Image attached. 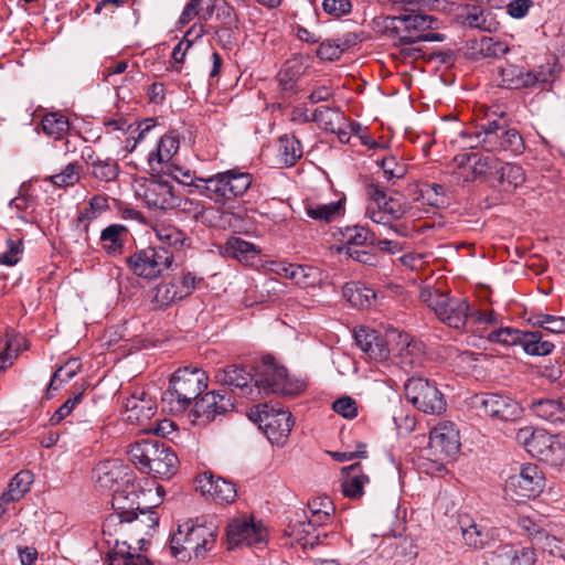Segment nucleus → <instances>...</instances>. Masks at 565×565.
<instances>
[{"label": "nucleus", "mask_w": 565, "mask_h": 565, "mask_svg": "<svg viewBox=\"0 0 565 565\" xmlns=\"http://www.w3.org/2000/svg\"><path fill=\"white\" fill-rule=\"evenodd\" d=\"M125 518L113 533H103L107 544L113 548L107 553L108 565H153L141 553L146 536H151L159 524L158 513L148 507L147 509Z\"/></svg>", "instance_id": "obj_1"}, {"label": "nucleus", "mask_w": 565, "mask_h": 565, "mask_svg": "<svg viewBox=\"0 0 565 565\" xmlns=\"http://www.w3.org/2000/svg\"><path fill=\"white\" fill-rule=\"evenodd\" d=\"M207 376L199 367L185 366L178 369L170 379L169 388L162 393L163 411L182 413L196 401L206 388Z\"/></svg>", "instance_id": "obj_2"}, {"label": "nucleus", "mask_w": 565, "mask_h": 565, "mask_svg": "<svg viewBox=\"0 0 565 565\" xmlns=\"http://www.w3.org/2000/svg\"><path fill=\"white\" fill-rule=\"evenodd\" d=\"M369 204L366 206V216L383 226L385 234L394 233L397 236L406 237L409 234L407 225L394 223L401 220L408 211L406 201L388 196L379 185L371 183L366 186Z\"/></svg>", "instance_id": "obj_3"}, {"label": "nucleus", "mask_w": 565, "mask_h": 565, "mask_svg": "<svg viewBox=\"0 0 565 565\" xmlns=\"http://www.w3.org/2000/svg\"><path fill=\"white\" fill-rule=\"evenodd\" d=\"M128 455L141 472L152 473L154 477H170L177 471V455L158 438L141 439L131 444Z\"/></svg>", "instance_id": "obj_4"}, {"label": "nucleus", "mask_w": 565, "mask_h": 565, "mask_svg": "<svg viewBox=\"0 0 565 565\" xmlns=\"http://www.w3.org/2000/svg\"><path fill=\"white\" fill-rule=\"evenodd\" d=\"M216 532L212 525L188 520L179 524L170 540V553L179 561H190L193 556L204 557L215 544Z\"/></svg>", "instance_id": "obj_5"}, {"label": "nucleus", "mask_w": 565, "mask_h": 565, "mask_svg": "<svg viewBox=\"0 0 565 565\" xmlns=\"http://www.w3.org/2000/svg\"><path fill=\"white\" fill-rule=\"evenodd\" d=\"M469 136L472 137V135ZM473 138L476 142H467L470 149L480 147L488 152L510 151L514 154L521 153L524 149L521 135L515 128L509 127L503 113L494 119L487 114L486 121L478 125Z\"/></svg>", "instance_id": "obj_6"}, {"label": "nucleus", "mask_w": 565, "mask_h": 565, "mask_svg": "<svg viewBox=\"0 0 565 565\" xmlns=\"http://www.w3.org/2000/svg\"><path fill=\"white\" fill-rule=\"evenodd\" d=\"M199 181L198 190L202 195L215 203L224 204L243 195L250 188L253 175L238 169H231Z\"/></svg>", "instance_id": "obj_7"}, {"label": "nucleus", "mask_w": 565, "mask_h": 565, "mask_svg": "<svg viewBox=\"0 0 565 565\" xmlns=\"http://www.w3.org/2000/svg\"><path fill=\"white\" fill-rule=\"evenodd\" d=\"M384 23L388 35L398 38L401 45L416 43L423 32L438 28L434 15L419 12L407 3L403 13L386 17Z\"/></svg>", "instance_id": "obj_8"}, {"label": "nucleus", "mask_w": 565, "mask_h": 565, "mask_svg": "<svg viewBox=\"0 0 565 565\" xmlns=\"http://www.w3.org/2000/svg\"><path fill=\"white\" fill-rule=\"evenodd\" d=\"M151 490H143L140 483L131 481L127 478L120 490H116L113 494L111 507L114 512L110 513L104 524L103 533H113L117 531V526L125 518H132L131 515L148 508L141 498L150 494Z\"/></svg>", "instance_id": "obj_9"}, {"label": "nucleus", "mask_w": 565, "mask_h": 565, "mask_svg": "<svg viewBox=\"0 0 565 565\" xmlns=\"http://www.w3.org/2000/svg\"><path fill=\"white\" fill-rule=\"evenodd\" d=\"M255 386L258 393L295 396L306 390L307 382L290 377L286 367L275 364L271 360H264L256 371Z\"/></svg>", "instance_id": "obj_10"}, {"label": "nucleus", "mask_w": 565, "mask_h": 565, "mask_svg": "<svg viewBox=\"0 0 565 565\" xmlns=\"http://www.w3.org/2000/svg\"><path fill=\"white\" fill-rule=\"evenodd\" d=\"M248 417L258 424L267 438L277 445H282L294 426V418L286 409H276L268 404H259L248 412Z\"/></svg>", "instance_id": "obj_11"}, {"label": "nucleus", "mask_w": 565, "mask_h": 565, "mask_svg": "<svg viewBox=\"0 0 565 565\" xmlns=\"http://www.w3.org/2000/svg\"><path fill=\"white\" fill-rule=\"evenodd\" d=\"M406 398L420 412L440 414L446 409V401L434 382L423 377H412L404 385Z\"/></svg>", "instance_id": "obj_12"}, {"label": "nucleus", "mask_w": 565, "mask_h": 565, "mask_svg": "<svg viewBox=\"0 0 565 565\" xmlns=\"http://www.w3.org/2000/svg\"><path fill=\"white\" fill-rule=\"evenodd\" d=\"M545 487V478L536 465H524L518 475L511 476L505 483V494L512 501L523 502L534 499Z\"/></svg>", "instance_id": "obj_13"}, {"label": "nucleus", "mask_w": 565, "mask_h": 565, "mask_svg": "<svg viewBox=\"0 0 565 565\" xmlns=\"http://www.w3.org/2000/svg\"><path fill=\"white\" fill-rule=\"evenodd\" d=\"M174 260L172 252L166 247H147L127 258V264L135 275L153 279L171 267Z\"/></svg>", "instance_id": "obj_14"}, {"label": "nucleus", "mask_w": 565, "mask_h": 565, "mask_svg": "<svg viewBox=\"0 0 565 565\" xmlns=\"http://www.w3.org/2000/svg\"><path fill=\"white\" fill-rule=\"evenodd\" d=\"M458 525L462 544L472 551L489 548L499 541V529L490 526L483 519L467 513L459 514Z\"/></svg>", "instance_id": "obj_15"}, {"label": "nucleus", "mask_w": 565, "mask_h": 565, "mask_svg": "<svg viewBox=\"0 0 565 565\" xmlns=\"http://www.w3.org/2000/svg\"><path fill=\"white\" fill-rule=\"evenodd\" d=\"M388 343L392 345V362L405 372H409L422 365L424 344L415 340L406 332L388 330Z\"/></svg>", "instance_id": "obj_16"}, {"label": "nucleus", "mask_w": 565, "mask_h": 565, "mask_svg": "<svg viewBox=\"0 0 565 565\" xmlns=\"http://www.w3.org/2000/svg\"><path fill=\"white\" fill-rule=\"evenodd\" d=\"M234 403L226 392H207L194 403L192 409L193 423L195 425H207L220 416L232 412Z\"/></svg>", "instance_id": "obj_17"}, {"label": "nucleus", "mask_w": 565, "mask_h": 565, "mask_svg": "<svg viewBox=\"0 0 565 565\" xmlns=\"http://www.w3.org/2000/svg\"><path fill=\"white\" fill-rule=\"evenodd\" d=\"M138 194L148 207L172 210L180 205V196L173 185L161 178H151L140 184Z\"/></svg>", "instance_id": "obj_18"}, {"label": "nucleus", "mask_w": 565, "mask_h": 565, "mask_svg": "<svg viewBox=\"0 0 565 565\" xmlns=\"http://www.w3.org/2000/svg\"><path fill=\"white\" fill-rule=\"evenodd\" d=\"M125 420L139 425L143 430H151V419L157 413L156 399L145 390H136L124 403Z\"/></svg>", "instance_id": "obj_19"}, {"label": "nucleus", "mask_w": 565, "mask_h": 565, "mask_svg": "<svg viewBox=\"0 0 565 565\" xmlns=\"http://www.w3.org/2000/svg\"><path fill=\"white\" fill-rule=\"evenodd\" d=\"M529 454L552 467H557L565 460V450L557 436L539 428Z\"/></svg>", "instance_id": "obj_20"}, {"label": "nucleus", "mask_w": 565, "mask_h": 565, "mask_svg": "<svg viewBox=\"0 0 565 565\" xmlns=\"http://www.w3.org/2000/svg\"><path fill=\"white\" fill-rule=\"evenodd\" d=\"M492 1L488 0L490 3L488 9L478 4H466L461 14L462 25L488 33L497 32L500 28V21L492 9H502L503 6L494 4Z\"/></svg>", "instance_id": "obj_21"}, {"label": "nucleus", "mask_w": 565, "mask_h": 565, "mask_svg": "<svg viewBox=\"0 0 565 565\" xmlns=\"http://www.w3.org/2000/svg\"><path fill=\"white\" fill-rule=\"evenodd\" d=\"M266 529L260 522L253 520H234L227 526V541L230 547L246 544L247 546L257 545L265 542Z\"/></svg>", "instance_id": "obj_22"}, {"label": "nucleus", "mask_w": 565, "mask_h": 565, "mask_svg": "<svg viewBox=\"0 0 565 565\" xmlns=\"http://www.w3.org/2000/svg\"><path fill=\"white\" fill-rule=\"evenodd\" d=\"M355 342L358 347L367 354L371 360L386 361L392 356V345L388 343V330L385 335H381L375 330L363 329L355 331Z\"/></svg>", "instance_id": "obj_23"}, {"label": "nucleus", "mask_w": 565, "mask_h": 565, "mask_svg": "<svg viewBox=\"0 0 565 565\" xmlns=\"http://www.w3.org/2000/svg\"><path fill=\"white\" fill-rule=\"evenodd\" d=\"M196 490L203 495L218 502L231 503L235 500L237 491L235 484L212 472H204L196 478Z\"/></svg>", "instance_id": "obj_24"}, {"label": "nucleus", "mask_w": 565, "mask_h": 565, "mask_svg": "<svg viewBox=\"0 0 565 565\" xmlns=\"http://www.w3.org/2000/svg\"><path fill=\"white\" fill-rule=\"evenodd\" d=\"M481 407L486 415L499 420H514L522 414L521 405L513 398L497 394H484L481 398Z\"/></svg>", "instance_id": "obj_25"}, {"label": "nucleus", "mask_w": 565, "mask_h": 565, "mask_svg": "<svg viewBox=\"0 0 565 565\" xmlns=\"http://www.w3.org/2000/svg\"><path fill=\"white\" fill-rule=\"evenodd\" d=\"M429 446L444 457H451L460 448L459 431L451 422H441L430 431Z\"/></svg>", "instance_id": "obj_26"}, {"label": "nucleus", "mask_w": 565, "mask_h": 565, "mask_svg": "<svg viewBox=\"0 0 565 565\" xmlns=\"http://www.w3.org/2000/svg\"><path fill=\"white\" fill-rule=\"evenodd\" d=\"M534 547L503 544L488 557L489 565H534Z\"/></svg>", "instance_id": "obj_27"}, {"label": "nucleus", "mask_w": 565, "mask_h": 565, "mask_svg": "<svg viewBox=\"0 0 565 565\" xmlns=\"http://www.w3.org/2000/svg\"><path fill=\"white\" fill-rule=\"evenodd\" d=\"M93 472L96 487L105 490H111L115 484L124 483L129 478V467L118 459L99 462Z\"/></svg>", "instance_id": "obj_28"}, {"label": "nucleus", "mask_w": 565, "mask_h": 565, "mask_svg": "<svg viewBox=\"0 0 565 565\" xmlns=\"http://www.w3.org/2000/svg\"><path fill=\"white\" fill-rule=\"evenodd\" d=\"M215 380L222 385L238 388L242 395L247 398H254L253 388L249 386V383L253 380L255 381V376L253 377L243 366L231 364L220 369L215 373Z\"/></svg>", "instance_id": "obj_29"}, {"label": "nucleus", "mask_w": 565, "mask_h": 565, "mask_svg": "<svg viewBox=\"0 0 565 565\" xmlns=\"http://www.w3.org/2000/svg\"><path fill=\"white\" fill-rule=\"evenodd\" d=\"M33 482L30 470H21L14 475L8 484L7 491L0 495V518H3L11 503L20 501L29 491Z\"/></svg>", "instance_id": "obj_30"}, {"label": "nucleus", "mask_w": 565, "mask_h": 565, "mask_svg": "<svg viewBox=\"0 0 565 565\" xmlns=\"http://www.w3.org/2000/svg\"><path fill=\"white\" fill-rule=\"evenodd\" d=\"M221 254L224 257L234 258L244 265L252 266L257 260L260 249L253 243L232 236L222 246Z\"/></svg>", "instance_id": "obj_31"}, {"label": "nucleus", "mask_w": 565, "mask_h": 565, "mask_svg": "<svg viewBox=\"0 0 565 565\" xmlns=\"http://www.w3.org/2000/svg\"><path fill=\"white\" fill-rule=\"evenodd\" d=\"M470 306L466 299L450 298L446 300L437 315L438 319L450 328L459 329L469 322Z\"/></svg>", "instance_id": "obj_32"}, {"label": "nucleus", "mask_w": 565, "mask_h": 565, "mask_svg": "<svg viewBox=\"0 0 565 565\" xmlns=\"http://www.w3.org/2000/svg\"><path fill=\"white\" fill-rule=\"evenodd\" d=\"M520 530L529 536L533 546L543 551H548L551 554L556 552L553 550L557 545L556 537L551 536L546 530L529 516H520L518 519Z\"/></svg>", "instance_id": "obj_33"}, {"label": "nucleus", "mask_w": 565, "mask_h": 565, "mask_svg": "<svg viewBox=\"0 0 565 565\" xmlns=\"http://www.w3.org/2000/svg\"><path fill=\"white\" fill-rule=\"evenodd\" d=\"M180 147L179 136L174 131L163 135L154 151H151L148 158L152 170L160 168L162 163H169Z\"/></svg>", "instance_id": "obj_34"}, {"label": "nucleus", "mask_w": 565, "mask_h": 565, "mask_svg": "<svg viewBox=\"0 0 565 565\" xmlns=\"http://www.w3.org/2000/svg\"><path fill=\"white\" fill-rule=\"evenodd\" d=\"M532 413L551 423L565 422V398H541L530 404Z\"/></svg>", "instance_id": "obj_35"}, {"label": "nucleus", "mask_w": 565, "mask_h": 565, "mask_svg": "<svg viewBox=\"0 0 565 565\" xmlns=\"http://www.w3.org/2000/svg\"><path fill=\"white\" fill-rule=\"evenodd\" d=\"M344 479L342 481V492L350 499H360L363 494V487L369 482V477L362 473L360 462H355L341 469Z\"/></svg>", "instance_id": "obj_36"}, {"label": "nucleus", "mask_w": 565, "mask_h": 565, "mask_svg": "<svg viewBox=\"0 0 565 565\" xmlns=\"http://www.w3.org/2000/svg\"><path fill=\"white\" fill-rule=\"evenodd\" d=\"M499 86L508 89L529 88L531 81L529 70L512 63L499 68Z\"/></svg>", "instance_id": "obj_37"}, {"label": "nucleus", "mask_w": 565, "mask_h": 565, "mask_svg": "<svg viewBox=\"0 0 565 565\" xmlns=\"http://www.w3.org/2000/svg\"><path fill=\"white\" fill-rule=\"evenodd\" d=\"M158 239L173 250H183L191 246L192 239L172 224H159L154 227Z\"/></svg>", "instance_id": "obj_38"}, {"label": "nucleus", "mask_w": 565, "mask_h": 565, "mask_svg": "<svg viewBox=\"0 0 565 565\" xmlns=\"http://www.w3.org/2000/svg\"><path fill=\"white\" fill-rule=\"evenodd\" d=\"M216 4V0H190L179 18V24L186 25L194 18L203 21L210 20L214 14Z\"/></svg>", "instance_id": "obj_39"}, {"label": "nucleus", "mask_w": 565, "mask_h": 565, "mask_svg": "<svg viewBox=\"0 0 565 565\" xmlns=\"http://www.w3.org/2000/svg\"><path fill=\"white\" fill-rule=\"evenodd\" d=\"M128 228L122 224H111L100 233V243L103 249L108 255H117L122 252L125 237Z\"/></svg>", "instance_id": "obj_40"}, {"label": "nucleus", "mask_w": 565, "mask_h": 565, "mask_svg": "<svg viewBox=\"0 0 565 565\" xmlns=\"http://www.w3.org/2000/svg\"><path fill=\"white\" fill-rule=\"evenodd\" d=\"M310 515L303 526L317 527L321 526L330 520L331 513L334 511L332 501L328 497H318L308 503Z\"/></svg>", "instance_id": "obj_41"}, {"label": "nucleus", "mask_w": 565, "mask_h": 565, "mask_svg": "<svg viewBox=\"0 0 565 565\" xmlns=\"http://www.w3.org/2000/svg\"><path fill=\"white\" fill-rule=\"evenodd\" d=\"M342 294L353 307L359 308L371 307L376 298L374 289L355 282H347L342 288Z\"/></svg>", "instance_id": "obj_42"}, {"label": "nucleus", "mask_w": 565, "mask_h": 565, "mask_svg": "<svg viewBox=\"0 0 565 565\" xmlns=\"http://www.w3.org/2000/svg\"><path fill=\"white\" fill-rule=\"evenodd\" d=\"M279 160L286 167H292L302 156L300 141L295 135H284L278 139Z\"/></svg>", "instance_id": "obj_43"}, {"label": "nucleus", "mask_w": 565, "mask_h": 565, "mask_svg": "<svg viewBox=\"0 0 565 565\" xmlns=\"http://www.w3.org/2000/svg\"><path fill=\"white\" fill-rule=\"evenodd\" d=\"M43 132L55 139L60 140L70 130L68 118L61 113H49L43 116L41 120Z\"/></svg>", "instance_id": "obj_44"}, {"label": "nucleus", "mask_w": 565, "mask_h": 565, "mask_svg": "<svg viewBox=\"0 0 565 565\" xmlns=\"http://www.w3.org/2000/svg\"><path fill=\"white\" fill-rule=\"evenodd\" d=\"M497 179L504 189H516L525 182V173L522 167L500 161Z\"/></svg>", "instance_id": "obj_45"}, {"label": "nucleus", "mask_w": 565, "mask_h": 565, "mask_svg": "<svg viewBox=\"0 0 565 565\" xmlns=\"http://www.w3.org/2000/svg\"><path fill=\"white\" fill-rule=\"evenodd\" d=\"M521 347L527 354L539 356L548 355L555 348L540 331L524 332Z\"/></svg>", "instance_id": "obj_46"}, {"label": "nucleus", "mask_w": 565, "mask_h": 565, "mask_svg": "<svg viewBox=\"0 0 565 565\" xmlns=\"http://www.w3.org/2000/svg\"><path fill=\"white\" fill-rule=\"evenodd\" d=\"M342 210L341 201L330 202L328 204L309 203L306 205V213L309 217L327 223L335 220L341 214Z\"/></svg>", "instance_id": "obj_47"}, {"label": "nucleus", "mask_w": 565, "mask_h": 565, "mask_svg": "<svg viewBox=\"0 0 565 565\" xmlns=\"http://www.w3.org/2000/svg\"><path fill=\"white\" fill-rule=\"evenodd\" d=\"M417 201H422L423 204H427L433 207H441L447 205V196L445 188L438 183H426L417 193Z\"/></svg>", "instance_id": "obj_48"}, {"label": "nucleus", "mask_w": 565, "mask_h": 565, "mask_svg": "<svg viewBox=\"0 0 565 565\" xmlns=\"http://www.w3.org/2000/svg\"><path fill=\"white\" fill-rule=\"evenodd\" d=\"M301 72L302 66L298 60L287 61L282 70L277 75L280 88L286 93H295L297 79Z\"/></svg>", "instance_id": "obj_49"}, {"label": "nucleus", "mask_w": 565, "mask_h": 565, "mask_svg": "<svg viewBox=\"0 0 565 565\" xmlns=\"http://www.w3.org/2000/svg\"><path fill=\"white\" fill-rule=\"evenodd\" d=\"M500 160L493 156H480L476 153L471 166V177L465 178L466 182L473 181L480 177H487L492 173L497 175Z\"/></svg>", "instance_id": "obj_50"}, {"label": "nucleus", "mask_w": 565, "mask_h": 565, "mask_svg": "<svg viewBox=\"0 0 565 565\" xmlns=\"http://www.w3.org/2000/svg\"><path fill=\"white\" fill-rule=\"evenodd\" d=\"M87 170L94 179L100 182H113L119 174V166L111 158H102Z\"/></svg>", "instance_id": "obj_51"}, {"label": "nucleus", "mask_w": 565, "mask_h": 565, "mask_svg": "<svg viewBox=\"0 0 565 565\" xmlns=\"http://www.w3.org/2000/svg\"><path fill=\"white\" fill-rule=\"evenodd\" d=\"M529 322L534 327L542 328L551 333L565 332V318L543 312H533L529 317Z\"/></svg>", "instance_id": "obj_52"}, {"label": "nucleus", "mask_w": 565, "mask_h": 565, "mask_svg": "<svg viewBox=\"0 0 565 565\" xmlns=\"http://www.w3.org/2000/svg\"><path fill=\"white\" fill-rule=\"evenodd\" d=\"M558 72V65L556 63H546L539 66L536 70L529 71L531 78L529 88L541 87L544 88L546 85L552 84Z\"/></svg>", "instance_id": "obj_53"}, {"label": "nucleus", "mask_w": 565, "mask_h": 565, "mask_svg": "<svg viewBox=\"0 0 565 565\" xmlns=\"http://www.w3.org/2000/svg\"><path fill=\"white\" fill-rule=\"evenodd\" d=\"M177 300L181 299L173 280L161 282L153 290L152 303L157 309L166 308Z\"/></svg>", "instance_id": "obj_54"}, {"label": "nucleus", "mask_w": 565, "mask_h": 565, "mask_svg": "<svg viewBox=\"0 0 565 565\" xmlns=\"http://www.w3.org/2000/svg\"><path fill=\"white\" fill-rule=\"evenodd\" d=\"M342 236L348 245L363 246L375 243V233L360 225L345 227Z\"/></svg>", "instance_id": "obj_55"}, {"label": "nucleus", "mask_w": 565, "mask_h": 565, "mask_svg": "<svg viewBox=\"0 0 565 565\" xmlns=\"http://www.w3.org/2000/svg\"><path fill=\"white\" fill-rule=\"evenodd\" d=\"M523 333L524 332L519 329L507 327L492 330L484 337L493 343H500L503 345H521Z\"/></svg>", "instance_id": "obj_56"}, {"label": "nucleus", "mask_w": 565, "mask_h": 565, "mask_svg": "<svg viewBox=\"0 0 565 565\" xmlns=\"http://www.w3.org/2000/svg\"><path fill=\"white\" fill-rule=\"evenodd\" d=\"M83 168L78 162L68 163L60 173L51 175L50 182L60 188L74 185L79 181Z\"/></svg>", "instance_id": "obj_57"}, {"label": "nucleus", "mask_w": 565, "mask_h": 565, "mask_svg": "<svg viewBox=\"0 0 565 565\" xmlns=\"http://www.w3.org/2000/svg\"><path fill=\"white\" fill-rule=\"evenodd\" d=\"M480 53L484 57L499 58L509 53L512 49L505 41H501L491 36H483L479 43Z\"/></svg>", "instance_id": "obj_58"}, {"label": "nucleus", "mask_w": 565, "mask_h": 565, "mask_svg": "<svg viewBox=\"0 0 565 565\" xmlns=\"http://www.w3.org/2000/svg\"><path fill=\"white\" fill-rule=\"evenodd\" d=\"M377 164L382 168L383 175L387 182H394L396 179H402L407 172L406 164L397 161L393 156L377 160Z\"/></svg>", "instance_id": "obj_59"}, {"label": "nucleus", "mask_w": 565, "mask_h": 565, "mask_svg": "<svg viewBox=\"0 0 565 565\" xmlns=\"http://www.w3.org/2000/svg\"><path fill=\"white\" fill-rule=\"evenodd\" d=\"M79 363L77 360H70L64 365L60 366L52 375L47 391L57 390V382L64 383L72 380L79 371Z\"/></svg>", "instance_id": "obj_60"}, {"label": "nucleus", "mask_w": 565, "mask_h": 565, "mask_svg": "<svg viewBox=\"0 0 565 565\" xmlns=\"http://www.w3.org/2000/svg\"><path fill=\"white\" fill-rule=\"evenodd\" d=\"M216 28H238V18L235 9L227 2L222 1L215 7Z\"/></svg>", "instance_id": "obj_61"}, {"label": "nucleus", "mask_w": 565, "mask_h": 565, "mask_svg": "<svg viewBox=\"0 0 565 565\" xmlns=\"http://www.w3.org/2000/svg\"><path fill=\"white\" fill-rule=\"evenodd\" d=\"M292 270L290 271L291 280L302 288L313 287L319 281L317 268L297 265Z\"/></svg>", "instance_id": "obj_62"}, {"label": "nucleus", "mask_w": 565, "mask_h": 565, "mask_svg": "<svg viewBox=\"0 0 565 565\" xmlns=\"http://www.w3.org/2000/svg\"><path fill=\"white\" fill-rule=\"evenodd\" d=\"M7 249L0 253V265L14 266L19 263L23 253L22 239L8 238L6 241Z\"/></svg>", "instance_id": "obj_63"}, {"label": "nucleus", "mask_w": 565, "mask_h": 565, "mask_svg": "<svg viewBox=\"0 0 565 565\" xmlns=\"http://www.w3.org/2000/svg\"><path fill=\"white\" fill-rule=\"evenodd\" d=\"M84 392H79L75 394L73 397H70L65 401L63 405H61L57 411L51 416L50 423L51 425H58L63 419L72 414L76 406H78L84 401Z\"/></svg>", "instance_id": "obj_64"}]
</instances>
